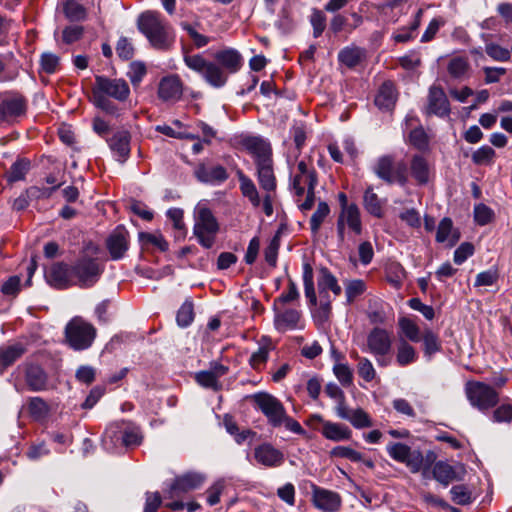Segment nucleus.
<instances>
[{"instance_id": "ea45409f", "label": "nucleus", "mask_w": 512, "mask_h": 512, "mask_svg": "<svg viewBox=\"0 0 512 512\" xmlns=\"http://www.w3.org/2000/svg\"><path fill=\"white\" fill-rule=\"evenodd\" d=\"M303 284L306 298L309 300L312 306L317 304V297L314 287V274L312 266L309 263L303 264Z\"/></svg>"}, {"instance_id": "7c9ffc66", "label": "nucleus", "mask_w": 512, "mask_h": 512, "mask_svg": "<svg viewBox=\"0 0 512 512\" xmlns=\"http://www.w3.org/2000/svg\"><path fill=\"white\" fill-rule=\"evenodd\" d=\"M397 100V92L392 82H384L375 97V104L383 110H390Z\"/></svg>"}, {"instance_id": "0e129e2a", "label": "nucleus", "mask_w": 512, "mask_h": 512, "mask_svg": "<svg viewBox=\"0 0 512 512\" xmlns=\"http://www.w3.org/2000/svg\"><path fill=\"white\" fill-rule=\"evenodd\" d=\"M446 21L443 17H435L428 24L425 32L421 37V42L427 43L434 39L437 32L445 25Z\"/></svg>"}, {"instance_id": "4468645a", "label": "nucleus", "mask_w": 512, "mask_h": 512, "mask_svg": "<svg viewBox=\"0 0 512 512\" xmlns=\"http://www.w3.org/2000/svg\"><path fill=\"white\" fill-rule=\"evenodd\" d=\"M73 274V266L64 262H57L45 272V277L51 286L58 289H65L75 286Z\"/></svg>"}, {"instance_id": "603ef678", "label": "nucleus", "mask_w": 512, "mask_h": 512, "mask_svg": "<svg viewBox=\"0 0 512 512\" xmlns=\"http://www.w3.org/2000/svg\"><path fill=\"white\" fill-rule=\"evenodd\" d=\"M30 169V162L24 159L17 160L13 165L11 166L9 172H8V181L9 182H16L23 180L25 178V175L27 174L28 170Z\"/></svg>"}, {"instance_id": "1a4fd4ad", "label": "nucleus", "mask_w": 512, "mask_h": 512, "mask_svg": "<svg viewBox=\"0 0 512 512\" xmlns=\"http://www.w3.org/2000/svg\"><path fill=\"white\" fill-rule=\"evenodd\" d=\"M104 268L96 259L89 257L80 258L73 265L75 286L88 288L93 286L100 278Z\"/></svg>"}, {"instance_id": "de8ad7c7", "label": "nucleus", "mask_w": 512, "mask_h": 512, "mask_svg": "<svg viewBox=\"0 0 512 512\" xmlns=\"http://www.w3.org/2000/svg\"><path fill=\"white\" fill-rule=\"evenodd\" d=\"M366 291V283L361 279H353L345 282L346 301L351 304Z\"/></svg>"}, {"instance_id": "473e14b6", "label": "nucleus", "mask_w": 512, "mask_h": 512, "mask_svg": "<svg viewBox=\"0 0 512 512\" xmlns=\"http://www.w3.org/2000/svg\"><path fill=\"white\" fill-rule=\"evenodd\" d=\"M365 56V49L355 45H350L340 50L338 60L348 68H353L360 64Z\"/></svg>"}, {"instance_id": "6ab92c4d", "label": "nucleus", "mask_w": 512, "mask_h": 512, "mask_svg": "<svg viewBox=\"0 0 512 512\" xmlns=\"http://www.w3.org/2000/svg\"><path fill=\"white\" fill-rule=\"evenodd\" d=\"M427 114L446 117L450 113V104L444 90L439 86H431L428 93Z\"/></svg>"}, {"instance_id": "a19ab883", "label": "nucleus", "mask_w": 512, "mask_h": 512, "mask_svg": "<svg viewBox=\"0 0 512 512\" xmlns=\"http://www.w3.org/2000/svg\"><path fill=\"white\" fill-rule=\"evenodd\" d=\"M470 65L467 57L455 56L450 59L447 65L449 75L455 79L465 77L469 71Z\"/></svg>"}, {"instance_id": "9d476101", "label": "nucleus", "mask_w": 512, "mask_h": 512, "mask_svg": "<svg viewBox=\"0 0 512 512\" xmlns=\"http://www.w3.org/2000/svg\"><path fill=\"white\" fill-rule=\"evenodd\" d=\"M466 395L470 403L481 411L494 407L498 402V393L482 382H468Z\"/></svg>"}, {"instance_id": "c85d7f7f", "label": "nucleus", "mask_w": 512, "mask_h": 512, "mask_svg": "<svg viewBox=\"0 0 512 512\" xmlns=\"http://www.w3.org/2000/svg\"><path fill=\"white\" fill-rule=\"evenodd\" d=\"M244 146L255 157V163H261L262 160H270L271 147L269 143L259 137H248L244 140Z\"/></svg>"}, {"instance_id": "5fc2aeb1", "label": "nucleus", "mask_w": 512, "mask_h": 512, "mask_svg": "<svg viewBox=\"0 0 512 512\" xmlns=\"http://www.w3.org/2000/svg\"><path fill=\"white\" fill-rule=\"evenodd\" d=\"M195 380L200 386L204 388H209L214 391H218L221 388L219 380L209 370L196 373Z\"/></svg>"}, {"instance_id": "f3484780", "label": "nucleus", "mask_w": 512, "mask_h": 512, "mask_svg": "<svg viewBox=\"0 0 512 512\" xmlns=\"http://www.w3.org/2000/svg\"><path fill=\"white\" fill-rule=\"evenodd\" d=\"M106 247L112 260L124 257L129 248V233L123 226L116 227L106 240Z\"/></svg>"}, {"instance_id": "c9c22d12", "label": "nucleus", "mask_w": 512, "mask_h": 512, "mask_svg": "<svg viewBox=\"0 0 512 512\" xmlns=\"http://www.w3.org/2000/svg\"><path fill=\"white\" fill-rule=\"evenodd\" d=\"M421 338L423 341L424 357L430 361L432 356L441 350V341L438 335L429 328L424 330Z\"/></svg>"}, {"instance_id": "b1692460", "label": "nucleus", "mask_w": 512, "mask_h": 512, "mask_svg": "<svg viewBox=\"0 0 512 512\" xmlns=\"http://www.w3.org/2000/svg\"><path fill=\"white\" fill-rule=\"evenodd\" d=\"M183 94V87L177 75L162 78L159 83L158 96L163 101H178Z\"/></svg>"}, {"instance_id": "864d4df0", "label": "nucleus", "mask_w": 512, "mask_h": 512, "mask_svg": "<svg viewBox=\"0 0 512 512\" xmlns=\"http://www.w3.org/2000/svg\"><path fill=\"white\" fill-rule=\"evenodd\" d=\"M451 498L457 505H467L472 502V493L465 485H455L450 490Z\"/></svg>"}, {"instance_id": "a211bd4d", "label": "nucleus", "mask_w": 512, "mask_h": 512, "mask_svg": "<svg viewBox=\"0 0 512 512\" xmlns=\"http://www.w3.org/2000/svg\"><path fill=\"white\" fill-rule=\"evenodd\" d=\"M106 141L113 157L118 162L125 163L130 156V133L127 130H118Z\"/></svg>"}, {"instance_id": "3c124183", "label": "nucleus", "mask_w": 512, "mask_h": 512, "mask_svg": "<svg viewBox=\"0 0 512 512\" xmlns=\"http://www.w3.org/2000/svg\"><path fill=\"white\" fill-rule=\"evenodd\" d=\"M330 457L348 459L352 462H360L363 460L362 453L348 446H336L330 451Z\"/></svg>"}, {"instance_id": "9b49d317", "label": "nucleus", "mask_w": 512, "mask_h": 512, "mask_svg": "<svg viewBox=\"0 0 512 512\" xmlns=\"http://www.w3.org/2000/svg\"><path fill=\"white\" fill-rule=\"evenodd\" d=\"M374 173L387 183H400L404 185L407 181L406 164L404 162L394 163L392 157L382 156L373 166Z\"/></svg>"}, {"instance_id": "bb28decb", "label": "nucleus", "mask_w": 512, "mask_h": 512, "mask_svg": "<svg viewBox=\"0 0 512 512\" xmlns=\"http://www.w3.org/2000/svg\"><path fill=\"white\" fill-rule=\"evenodd\" d=\"M301 314L295 309H286L277 312L274 318L275 328L280 332H286L299 328Z\"/></svg>"}, {"instance_id": "13d9d810", "label": "nucleus", "mask_w": 512, "mask_h": 512, "mask_svg": "<svg viewBox=\"0 0 512 512\" xmlns=\"http://www.w3.org/2000/svg\"><path fill=\"white\" fill-rule=\"evenodd\" d=\"M280 248V234L277 233L270 241L268 246L265 248L264 256L266 262L275 267L277 263L278 251Z\"/></svg>"}, {"instance_id": "09e8293b", "label": "nucleus", "mask_w": 512, "mask_h": 512, "mask_svg": "<svg viewBox=\"0 0 512 512\" xmlns=\"http://www.w3.org/2000/svg\"><path fill=\"white\" fill-rule=\"evenodd\" d=\"M354 358L358 359L357 372L358 375L365 381L371 382L376 377V370L372 362L366 357H359L356 353L353 355Z\"/></svg>"}, {"instance_id": "412c9836", "label": "nucleus", "mask_w": 512, "mask_h": 512, "mask_svg": "<svg viewBox=\"0 0 512 512\" xmlns=\"http://www.w3.org/2000/svg\"><path fill=\"white\" fill-rule=\"evenodd\" d=\"M25 98L20 94L7 95L0 103V119L10 120L26 112Z\"/></svg>"}, {"instance_id": "4be33fe9", "label": "nucleus", "mask_w": 512, "mask_h": 512, "mask_svg": "<svg viewBox=\"0 0 512 512\" xmlns=\"http://www.w3.org/2000/svg\"><path fill=\"white\" fill-rule=\"evenodd\" d=\"M314 505L326 512H335L341 506V498L338 493L319 487L313 488Z\"/></svg>"}, {"instance_id": "8fccbe9b", "label": "nucleus", "mask_w": 512, "mask_h": 512, "mask_svg": "<svg viewBox=\"0 0 512 512\" xmlns=\"http://www.w3.org/2000/svg\"><path fill=\"white\" fill-rule=\"evenodd\" d=\"M485 52L494 61L508 62L511 58L510 50L493 42L485 45Z\"/></svg>"}, {"instance_id": "cd10ccee", "label": "nucleus", "mask_w": 512, "mask_h": 512, "mask_svg": "<svg viewBox=\"0 0 512 512\" xmlns=\"http://www.w3.org/2000/svg\"><path fill=\"white\" fill-rule=\"evenodd\" d=\"M258 182L263 190L267 193L273 192L276 188V178L273 171V162L270 160H262L256 164Z\"/></svg>"}, {"instance_id": "f257e3e1", "label": "nucleus", "mask_w": 512, "mask_h": 512, "mask_svg": "<svg viewBox=\"0 0 512 512\" xmlns=\"http://www.w3.org/2000/svg\"><path fill=\"white\" fill-rule=\"evenodd\" d=\"M216 62L206 60L200 54L184 56V62L191 70L200 74L214 88L223 87L230 74L240 70L242 57L234 49H225L215 54Z\"/></svg>"}, {"instance_id": "c03bdc74", "label": "nucleus", "mask_w": 512, "mask_h": 512, "mask_svg": "<svg viewBox=\"0 0 512 512\" xmlns=\"http://www.w3.org/2000/svg\"><path fill=\"white\" fill-rule=\"evenodd\" d=\"M63 12L70 21H83L87 17L85 7L75 0H67L63 5Z\"/></svg>"}, {"instance_id": "e433bc0d", "label": "nucleus", "mask_w": 512, "mask_h": 512, "mask_svg": "<svg viewBox=\"0 0 512 512\" xmlns=\"http://www.w3.org/2000/svg\"><path fill=\"white\" fill-rule=\"evenodd\" d=\"M139 241L141 245L145 248L154 247L161 252H165L168 250V242L165 240L163 235L159 232L148 233V232H140L139 233Z\"/></svg>"}, {"instance_id": "338daca9", "label": "nucleus", "mask_w": 512, "mask_h": 512, "mask_svg": "<svg viewBox=\"0 0 512 512\" xmlns=\"http://www.w3.org/2000/svg\"><path fill=\"white\" fill-rule=\"evenodd\" d=\"M28 410L32 416L42 418L48 413V405L42 398L32 397L28 403Z\"/></svg>"}, {"instance_id": "6e6d98bb", "label": "nucleus", "mask_w": 512, "mask_h": 512, "mask_svg": "<svg viewBox=\"0 0 512 512\" xmlns=\"http://www.w3.org/2000/svg\"><path fill=\"white\" fill-rule=\"evenodd\" d=\"M333 372L343 386L347 387L353 383V372L347 363H336Z\"/></svg>"}, {"instance_id": "72a5a7b5", "label": "nucleus", "mask_w": 512, "mask_h": 512, "mask_svg": "<svg viewBox=\"0 0 512 512\" xmlns=\"http://www.w3.org/2000/svg\"><path fill=\"white\" fill-rule=\"evenodd\" d=\"M317 285L320 295H323L328 290H331L335 296H339L342 292L336 277L325 267L319 270Z\"/></svg>"}, {"instance_id": "f8f14e48", "label": "nucleus", "mask_w": 512, "mask_h": 512, "mask_svg": "<svg viewBox=\"0 0 512 512\" xmlns=\"http://www.w3.org/2000/svg\"><path fill=\"white\" fill-rule=\"evenodd\" d=\"M386 450L393 460L405 464L412 473L420 471L423 465V455L420 451L412 450L409 446L399 442L389 443Z\"/></svg>"}, {"instance_id": "c756f323", "label": "nucleus", "mask_w": 512, "mask_h": 512, "mask_svg": "<svg viewBox=\"0 0 512 512\" xmlns=\"http://www.w3.org/2000/svg\"><path fill=\"white\" fill-rule=\"evenodd\" d=\"M460 239V233L453 227L450 218H443L437 228L436 241L446 243L448 247H453Z\"/></svg>"}, {"instance_id": "20e7f679", "label": "nucleus", "mask_w": 512, "mask_h": 512, "mask_svg": "<svg viewBox=\"0 0 512 512\" xmlns=\"http://www.w3.org/2000/svg\"><path fill=\"white\" fill-rule=\"evenodd\" d=\"M254 400L272 427L284 426L287 430L298 435L305 433L300 423L287 414L284 405L275 396L268 393H258L254 396Z\"/></svg>"}, {"instance_id": "aec40b11", "label": "nucleus", "mask_w": 512, "mask_h": 512, "mask_svg": "<svg viewBox=\"0 0 512 512\" xmlns=\"http://www.w3.org/2000/svg\"><path fill=\"white\" fill-rule=\"evenodd\" d=\"M194 176L199 182L210 185H219L229 177L227 170L223 166L208 167L204 163H200L195 167Z\"/></svg>"}, {"instance_id": "7ed1b4c3", "label": "nucleus", "mask_w": 512, "mask_h": 512, "mask_svg": "<svg viewBox=\"0 0 512 512\" xmlns=\"http://www.w3.org/2000/svg\"><path fill=\"white\" fill-rule=\"evenodd\" d=\"M317 182V172L314 168H309L304 161H300L296 171L291 173L290 191L298 208L303 213L311 210L315 204Z\"/></svg>"}, {"instance_id": "79ce46f5", "label": "nucleus", "mask_w": 512, "mask_h": 512, "mask_svg": "<svg viewBox=\"0 0 512 512\" xmlns=\"http://www.w3.org/2000/svg\"><path fill=\"white\" fill-rule=\"evenodd\" d=\"M340 418L348 420L357 429L373 425L369 415L362 409L352 410L350 413H340Z\"/></svg>"}, {"instance_id": "dca6fc26", "label": "nucleus", "mask_w": 512, "mask_h": 512, "mask_svg": "<svg viewBox=\"0 0 512 512\" xmlns=\"http://www.w3.org/2000/svg\"><path fill=\"white\" fill-rule=\"evenodd\" d=\"M392 348L390 333L380 327L373 328L367 336V350L375 357L386 356Z\"/></svg>"}, {"instance_id": "423d86ee", "label": "nucleus", "mask_w": 512, "mask_h": 512, "mask_svg": "<svg viewBox=\"0 0 512 512\" xmlns=\"http://www.w3.org/2000/svg\"><path fill=\"white\" fill-rule=\"evenodd\" d=\"M14 379V387L18 392H23L24 383L30 391H44L48 387V375L45 370L34 363L24 362L17 366L11 375Z\"/></svg>"}, {"instance_id": "393cba45", "label": "nucleus", "mask_w": 512, "mask_h": 512, "mask_svg": "<svg viewBox=\"0 0 512 512\" xmlns=\"http://www.w3.org/2000/svg\"><path fill=\"white\" fill-rule=\"evenodd\" d=\"M256 461L266 467H277L284 462V455L271 444H262L255 448Z\"/></svg>"}, {"instance_id": "5701e85b", "label": "nucleus", "mask_w": 512, "mask_h": 512, "mask_svg": "<svg viewBox=\"0 0 512 512\" xmlns=\"http://www.w3.org/2000/svg\"><path fill=\"white\" fill-rule=\"evenodd\" d=\"M315 417L322 423L321 434L326 439L341 442L352 438V431L347 425L323 420L319 415Z\"/></svg>"}, {"instance_id": "2f4dec72", "label": "nucleus", "mask_w": 512, "mask_h": 512, "mask_svg": "<svg viewBox=\"0 0 512 512\" xmlns=\"http://www.w3.org/2000/svg\"><path fill=\"white\" fill-rule=\"evenodd\" d=\"M412 177L418 184L428 183L431 175V168L427 160L421 155H415L410 164Z\"/></svg>"}, {"instance_id": "4c0bfd02", "label": "nucleus", "mask_w": 512, "mask_h": 512, "mask_svg": "<svg viewBox=\"0 0 512 512\" xmlns=\"http://www.w3.org/2000/svg\"><path fill=\"white\" fill-rule=\"evenodd\" d=\"M238 179L243 196L248 198L253 206L258 207L260 205V197L253 181L242 172L238 173Z\"/></svg>"}, {"instance_id": "f03ea898", "label": "nucleus", "mask_w": 512, "mask_h": 512, "mask_svg": "<svg viewBox=\"0 0 512 512\" xmlns=\"http://www.w3.org/2000/svg\"><path fill=\"white\" fill-rule=\"evenodd\" d=\"M137 27L157 50L167 51L175 42L173 28L157 11L148 10L141 13L137 19Z\"/></svg>"}, {"instance_id": "774afa93", "label": "nucleus", "mask_w": 512, "mask_h": 512, "mask_svg": "<svg viewBox=\"0 0 512 512\" xmlns=\"http://www.w3.org/2000/svg\"><path fill=\"white\" fill-rule=\"evenodd\" d=\"M310 23L313 27V36L318 38L326 27V17L322 11L314 9L310 17Z\"/></svg>"}, {"instance_id": "f704fd0d", "label": "nucleus", "mask_w": 512, "mask_h": 512, "mask_svg": "<svg viewBox=\"0 0 512 512\" xmlns=\"http://www.w3.org/2000/svg\"><path fill=\"white\" fill-rule=\"evenodd\" d=\"M418 354L416 349L406 340L399 341L396 349V362L400 367L408 366L416 362Z\"/></svg>"}, {"instance_id": "4d7b16f0", "label": "nucleus", "mask_w": 512, "mask_h": 512, "mask_svg": "<svg viewBox=\"0 0 512 512\" xmlns=\"http://www.w3.org/2000/svg\"><path fill=\"white\" fill-rule=\"evenodd\" d=\"M194 319V311L192 302H184L177 312V323L181 327L189 326Z\"/></svg>"}, {"instance_id": "ddd939ff", "label": "nucleus", "mask_w": 512, "mask_h": 512, "mask_svg": "<svg viewBox=\"0 0 512 512\" xmlns=\"http://www.w3.org/2000/svg\"><path fill=\"white\" fill-rule=\"evenodd\" d=\"M93 92L123 102L129 97L130 88L128 83L123 79L96 76Z\"/></svg>"}, {"instance_id": "37998d69", "label": "nucleus", "mask_w": 512, "mask_h": 512, "mask_svg": "<svg viewBox=\"0 0 512 512\" xmlns=\"http://www.w3.org/2000/svg\"><path fill=\"white\" fill-rule=\"evenodd\" d=\"M330 214V207L325 201H319L316 210L310 218V229L313 234H317L321 225Z\"/></svg>"}, {"instance_id": "58836bf2", "label": "nucleus", "mask_w": 512, "mask_h": 512, "mask_svg": "<svg viewBox=\"0 0 512 512\" xmlns=\"http://www.w3.org/2000/svg\"><path fill=\"white\" fill-rule=\"evenodd\" d=\"M433 478L447 486L450 482H452L456 478V473L454 468L446 462L438 461L434 464L433 469Z\"/></svg>"}, {"instance_id": "e2e57ef3", "label": "nucleus", "mask_w": 512, "mask_h": 512, "mask_svg": "<svg viewBox=\"0 0 512 512\" xmlns=\"http://www.w3.org/2000/svg\"><path fill=\"white\" fill-rule=\"evenodd\" d=\"M122 442L126 447L137 446L142 442V434L138 427H127L122 433Z\"/></svg>"}, {"instance_id": "69168bd1", "label": "nucleus", "mask_w": 512, "mask_h": 512, "mask_svg": "<svg viewBox=\"0 0 512 512\" xmlns=\"http://www.w3.org/2000/svg\"><path fill=\"white\" fill-rule=\"evenodd\" d=\"M93 101L96 107L111 115H118L117 106L109 100V97L93 92Z\"/></svg>"}, {"instance_id": "6e6552de", "label": "nucleus", "mask_w": 512, "mask_h": 512, "mask_svg": "<svg viewBox=\"0 0 512 512\" xmlns=\"http://www.w3.org/2000/svg\"><path fill=\"white\" fill-rule=\"evenodd\" d=\"M336 230L339 246H343L346 242V237L351 233L360 235L362 233V220L361 212L356 204H352L350 209L340 211L337 222Z\"/></svg>"}, {"instance_id": "a878e982", "label": "nucleus", "mask_w": 512, "mask_h": 512, "mask_svg": "<svg viewBox=\"0 0 512 512\" xmlns=\"http://www.w3.org/2000/svg\"><path fill=\"white\" fill-rule=\"evenodd\" d=\"M26 348L21 343L0 346V374L20 359Z\"/></svg>"}, {"instance_id": "bf43d9fd", "label": "nucleus", "mask_w": 512, "mask_h": 512, "mask_svg": "<svg viewBox=\"0 0 512 512\" xmlns=\"http://www.w3.org/2000/svg\"><path fill=\"white\" fill-rule=\"evenodd\" d=\"M409 143L419 150L428 148V136L422 127L415 128L410 132Z\"/></svg>"}, {"instance_id": "0eeeda50", "label": "nucleus", "mask_w": 512, "mask_h": 512, "mask_svg": "<svg viewBox=\"0 0 512 512\" xmlns=\"http://www.w3.org/2000/svg\"><path fill=\"white\" fill-rule=\"evenodd\" d=\"M95 337V327L81 317L72 318L65 327V341L75 351L90 348Z\"/></svg>"}, {"instance_id": "680f3d73", "label": "nucleus", "mask_w": 512, "mask_h": 512, "mask_svg": "<svg viewBox=\"0 0 512 512\" xmlns=\"http://www.w3.org/2000/svg\"><path fill=\"white\" fill-rule=\"evenodd\" d=\"M494 212L485 204H478L474 208V219L477 224L484 226L492 221Z\"/></svg>"}, {"instance_id": "39448f33", "label": "nucleus", "mask_w": 512, "mask_h": 512, "mask_svg": "<svg viewBox=\"0 0 512 512\" xmlns=\"http://www.w3.org/2000/svg\"><path fill=\"white\" fill-rule=\"evenodd\" d=\"M219 231V223L206 204L199 203L194 210L193 234L204 248H211Z\"/></svg>"}, {"instance_id": "49530a36", "label": "nucleus", "mask_w": 512, "mask_h": 512, "mask_svg": "<svg viewBox=\"0 0 512 512\" xmlns=\"http://www.w3.org/2000/svg\"><path fill=\"white\" fill-rule=\"evenodd\" d=\"M399 327L405 337L412 342H419L421 339V333L418 325L407 317H402L398 321Z\"/></svg>"}, {"instance_id": "a18cd8bd", "label": "nucleus", "mask_w": 512, "mask_h": 512, "mask_svg": "<svg viewBox=\"0 0 512 512\" xmlns=\"http://www.w3.org/2000/svg\"><path fill=\"white\" fill-rule=\"evenodd\" d=\"M364 207L371 215L378 218L382 217V203L370 187L364 193Z\"/></svg>"}, {"instance_id": "2eb2a0df", "label": "nucleus", "mask_w": 512, "mask_h": 512, "mask_svg": "<svg viewBox=\"0 0 512 512\" xmlns=\"http://www.w3.org/2000/svg\"><path fill=\"white\" fill-rule=\"evenodd\" d=\"M205 478L200 473L189 472L175 478L169 489L165 492V497L173 499L180 497L182 494L192 491L200 487Z\"/></svg>"}, {"instance_id": "052dcab7", "label": "nucleus", "mask_w": 512, "mask_h": 512, "mask_svg": "<svg viewBox=\"0 0 512 512\" xmlns=\"http://www.w3.org/2000/svg\"><path fill=\"white\" fill-rule=\"evenodd\" d=\"M495 151L488 145L481 146L472 154V161L476 165H485L492 162Z\"/></svg>"}]
</instances>
